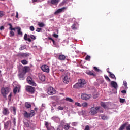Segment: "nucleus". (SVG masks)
I'll use <instances>...</instances> for the list:
<instances>
[{"instance_id": "obj_35", "label": "nucleus", "mask_w": 130, "mask_h": 130, "mask_svg": "<svg viewBox=\"0 0 130 130\" xmlns=\"http://www.w3.org/2000/svg\"><path fill=\"white\" fill-rule=\"evenodd\" d=\"M101 106H102V107H103L104 108H106V107H107V106H106V105L105 104V103H104V102H101Z\"/></svg>"}, {"instance_id": "obj_33", "label": "nucleus", "mask_w": 130, "mask_h": 130, "mask_svg": "<svg viewBox=\"0 0 130 130\" xmlns=\"http://www.w3.org/2000/svg\"><path fill=\"white\" fill-rule=\"evenodd\" d=\"M101 118L103 120H107V119H108V117H107V116L103 115L101 116Z\"/></svg>"}, {"instance_id": "obj_43", "label": "nucleus", "mask_w": 130, "mask_h": 130, "mask_svg": "<svg viewBox=\"0 0 130 130\" xmlns=\"http://www.w3.org/2000/svg\"><path fill=\"white\" fill-rule=\"evenodd\" d=\"M75 104L79 107H82V105L80 103L76 102Z\"/></svg>"}, {"instance_id": "obj_53", "label": "nucleus", "mask_w": 130, "mask_h": 130, "mask_svg": "<svg viewBox=\"0 0 130 130\" xmlns=\"http://www.w3.org/2000/svg\"><path fill=\"white\" fill-rule=\"evenodd\" d=\"M13 111L14 112L13 114L14 115H16V108L15 107H13Z\"/></svg>"}, {"instance_id": "obj_16", "label": "nucleus", "mask_w": 130, "mask_h": 130, "mask_svg": "<svg viewBox=\"0 0 130 130\" xmlns=\"http://www.w3.org/2000/svg\"><path fill=\"white\" fill-rule=\"evenodd\" d=\"M39 79L42 81V82H44L45 81V75L44 74H39Z\"/></svg>"}, {"instance_id": "obj_64", "label": "nucleus", "mask_w": 130, "mask_h": 130, "mask_svg": "<svg viewBox=\"0 0 130 130\" xmlns=\"http://www.w3.org/2000/svg\"><path fill=\"white\" fill-rule=\"evenodd\" d=\"M52 41L54 45H55V41H54V40H53Z\"/></svg>"}, {"instance_id": "obj_39", "label": "nucleus", "mask_w": 130, "mask_h": 130, "mask_svg": "<svg viewBox=\"0 0 130 130\" xmlns=\"http://www.w3.org/2000/svg\"><path fill=\"white\" fill-rule=\"evenodd\" d=\"M14 35H15V33H14V31H13V30H11L10 31V35L9 36L10 37H12V36H14Z\"/></svg>"}, {"instance_id": "obj_44", "label": "nucleus", "mask_w": 130, "mask_h": 130, "mask_svg": "<svg viewBox=\"0 0 130 130\" xmlns=\"http://www.w3.org/2000/svg\"><path fill=\"white\" fill-rule=\"evenodd\" d=\"M105 78L106 79V80H107V81H108L109 82L111 81V80H110L109 77H108V76H105Z\"/></svg>"}, {"instance_id": "obj_60", "label": "nucleus", "mask_w": 130, "mask_h": 130, "mask_svg": "<svg viewBox=\"0 0 130 130\" xmlns=\"http://www.w3.org/2000/svg\"><path fill=\"white\" fill-rule=\"evenodd\" d=\"M5 29V27L4 26H2L0 27V30L2 31V30H4Z\"/></svg>"}, {"instance_id": "obj_20", "label": "nucleus", "mask_w": 130, "mask_h": 130, "mask_svg": "<svg viewBox=\"0 0 130 130\" xmlns=\"http://www.w3.org/2000/svg\"><path fill=\"white\" fill-rule=\"evenodd\" d=\"M27 37H28V35H27V34H25L24 36V40H25V41H28V42H31V41H32L31 39L29 38H27Z\"/></svg>"}, {"instance_id": "obj_3", "label": "nucleus", "mask_w": 130, "mask_h": 130, "mask_svg": "<svg viewBox=\"0 0 130 130\" xmlns=\"http://www.w3.org/2000/svg\"><path fill=\"white\" fill-rule=\"evenodd\" d=\"M35 115V112L34 110H31L30 113H28L27 111H24L23 113L24 117L25 118H30L33 117Z\"/></svg>"}, {"instance_id": "obj_27", "label": "nucleus", "mask_w": 130, "mask_h": 130, "mask_svg": "<svg viewBox=\"0 0 130 130\" xmlns=\"http://www.w3.org/2000/svg\"><path fill=\"white\" fill-rule=\"evenodd\" d=\"M70 127H71V126L70 125V124H66L65 125H64V129L65 130L70 129Z\"/></svg>"}, {"instance_id": "obj_12", "label": "nucleus", "mask_w": 130, "mask_h": 130, "mask_svg": "<svg viewBox=\"0 0 130 130\" xmlns=\"http://www.w3.org/2000/svg\"><path fill=\"white\" fill-rule=\"evenodd\" d=\"M19 57H23L24 58L28 57L29 56V54L26 53H21L17 55Z\"/></svg>"}, {"instance_id": "obj_61", "label": "nucleus", "mask_w": 130, "mask_h": 130, "mask_svg": "<svg viewBox=\"0 0 130 130\" xmlns=\"http://www.w3.org/2000/svg\"><path fill=\"white\" fill-rule=\"evenodd\" d=\"M16 17L19 18V13H18V12H16Z\"/></svg>"}, {"instance_id": "obj_54", "label": "nucleus", "mask_w": 130, "mask_h": 130, "mask_svg": "<svg viewBox=\"0 0 130 130\" xmlns=\"http://www.w3.org/2000/svg\"><path fill=\"white\" fill-rule=\"evenodd\" d=\"M84 130H90V127L89 125H86L85 127Z\"/></svg>"}, {"instance_id": "obj_25", "label": "nucleus", "mask_w": 130, "mask_h": 130, "mask_svg": "<svg viewBox=\"0 0 130 130\" xmlns=\"http://www.w3.org/2000/svg\"><path fill=\"white\" fill-rule=\"evenodd\" d=\"M26 49V45H22L20 46V47L19 48V50L22 51Z\"/></svg>"}, {"instance_id": "obj_5", "label": "nucleus", "mask_w": 130, "mask_h": 130, "mask_svg": "<svg viewBox=\"0 0 130 130\" xmlns=\"http://www.w3.org/2000/svg\"><path fill=\"white\" fill-rule=\"evenodd\" d=\"M62 81L64 84H69L70 82V77L68 74H65L62 75Z\"/></svg>"}, {"instance_id": "obj_48", "label": "nucleus", "mask_w": 130, "mask_h": 130, "mask_svg": "<svg viewBox=\"0 0 130 130\" xmlns=\"http://www.w3.org/2000/svg\"><path fill=\"white\" fill-rule=\"evenodd\" d=\"M64 109V108H63V107H61V106H59L57 108V109H58L59 110H63Z\"/></svg>"}, {"instance_id": "obj_58", "label": "nucleus", "mask_w": 130, "mask_h": 130, "mask_svg": "<svg viewBox=\"0 0 130 130\" xmlns=\"http://www.w3.org/2000/svg\"><path fill=\"white\" fill-rule=\"evenodd\" d=\"M121 93H122L123 94H126V90H122Z\"/></svg>"}, {"instance_id": "obj_17", "label": "nucleus", "mask_w": 130, "mask_h": 130, "mask_svg": "<svg viewBox=\"0 0 130 130\" xmlns=\"http://www.w3.org/2000/svg\"><path fill=\"white\" fill-rule=\"evenodd\" d=\"M28 72H30V67L28 66H25L23 69L22 72L24 74L28 73Z\"/></svg>"}, {"instance_id": "obj_10", "label": "nucleus", "mask_w": 130, "mask_h": 130, "mask_svg": "<svg viewBox=\"0 0 130 130\" xmlns=\"http://www.w3.org/2000/svg\"><path fill=\"white\" fill-rule=\"evenodd\" d=\"M91 97H92V95L91 94H87L84 93L81 95V98L83 100H89V99H90Z\"/></svg>"}, {"instance_id": "obj_59", "label": "nucleus", "mask_w": 130, "mask_h": 130, "mask_svg": "<svg viewBox=\"0 0 130 130\" xmlns=\"http://www.w3.org/2000/svg\"><path fill=\"white\" fill-rule=\"evenodd\" d=\"M126 128L127 130H130V125L127 126L126 127Z\"/></svg>"}, {"instance_id": "obj_11", "label": "nucleus", "mask_w": 130, "mask_h": 130, "mask_svg": "<svg viewBox=\"0 0 130 130\" xmlns=\"http://www.w3.org/2000/svg\"><path fill=\"white\" fill-rule=\"evenodd\" d=\"M111 86L112 88H114L116 91L115 93H116V91H117V88L118 85H117V83L115 81H111Z\"/></svg>"}, {"instance_id": "obj_34", "label": "nucleus", "mask_w": 130, "mask_h": 130, "mask_svg": "<svg viewBox=\"0 0 130 130\" xmlns=\"http://www.w3.org/2000/svg\"><path fill=\"white\" fill-rule=\"evenodd\" d=\"M28 37H30L31 39H33V40H35V39H36V37L34 35H28Z\"/></svg>"}, {"instance_id": "obj_56", "label": "nucleus", "mask_w": 130, "mask_h": 130, "mask_svg": "<svg viewBox=\"0 0 130 130\" xmlns=\"http://www.w3.org/2000/svg\"><path fill=\"white\" fill-rule=\"evenodd\" d=\"M53 36L54 37H55V38H58V35L56 34H54Z\"/></svg>"}, {"instance_id": "obj_41", "label": "nucleus", "mask_w": 130, "mask_h": 130, "mask_svg": "<svg viewBox=\"0 0 130 130\" xmlns=\"http://www.w3.org/2000/svg\"><path fill=\"white\" fill-rule=\"evenodd\" d=\"M58 71L61 73H64L66 71L62 68H58Z\"/></svg>"}, {"instance_id": "obj_40", "label": "nucleus", "mask_w": 130, "mask_h": 130, "mask_svg": "<svg viewBox=\"0 0 130 130\" xmlns=\"http://www.w3.org/2000/svg\"><path fill=\"white\" fill-rule=\"evenodd\" d=\"M110 78L112 79H114L115 78V75L114 74H112V73L111 72V73L109 74Z\"/></svg>"}, {"instance_id": "obj_19", "label": "nucleus", "mask_w": 130, "mask_h": 130, "mask_svg": "<svg viewBox=\"0 0 130 130\" xmlns=\"http://www.w3.org/2000/svg\"><path fill=\"white\" fill-rule=\"evenodd\" d=\"M10 124H11V121H7L4 123V128H6V129H7L8 127H9V125H10Z\"/></svg>"}, {"instance_id": "obj_13", "label": "nucleus", "mask_w": 130, "mask_h": 130, "mask_svg": "<svg viewBox=\"0 0 130 130\" xmlns=\"http://www.w3.org/2000/svg\"><path fill=\"white\" fill-rule=\"evenodd\" d=\"M25 75H26V74L23 72H20L18 74L19 79H20V80H25Z\"/></svg>"}, {"instance_id": "obj_31", "label": "nucleus", "mask_w": 130, "mask_h": 130, "mask_svg": "<svg viewBox=\"0 0 130 130\" xmlns=\"http://www.w3.org/2000/svg\"><path fill=\"white\" fill-rule=\"evenodd\" d=\"M21 63H22V64H23L24 66H26V64H28V61L26 60H22L21 61Z\"/></svg>"}, {"instance_id": "obj_63", "label": "nucleus", "mask_w": 130, "mask_h": 130, "mask_svg": "<svg viewBox=\"0 0 130 130\" xmlns=\"http://www.w3.org/2000/svg\"><path fill=\"white\" fill-rule=\"evenodd\" d=\"M98 112H100V113H103V110L99 109Z\"/></svg>"}, {"instance_id": "obj_30", "label": "nucleus", "mask_w": 130, "mask_h": 130, "mask_svg": "<svg viewBox=\"0 0 130 130\" xmlns=\"http://www.w3.org/2000/svg\"><path fill=\"white\" fill-rule=\"evenodd\" d=\"M71 28H72V30H77V24H73L72 25Z\"/></svg>"}, {"instance_id": "obj_2", "label": "nucleus", "mask_w": 130, "mask_h": 130, "mask_svg": "<svg viewBox=\"0 0 130 130\" xmlns=\"http://www.w3.org/2000/svg\"><path fill=\"white\" fill-rule=\"evenodd\" d=\"M11 91L10 87H5L1 88V94L4 98H7V95Z\"/></svg>"}, {"instance_id": "obj_57", "label": "nucleus", "mask_w": 130, "mask_h": 130, "mask_svg": "<svg viewBox=\"0 0 130 130\" xmlns=\"http://www.w3.org/2000/svg\"><path fill=\"white\" fill-rule=\"evenodd\" d=\"M36 32H40L41 31V28L38 27L36 30Z\"/></svg>"}, {"instance_id": "obj_1", "label": "nucleus", "mask_w": 130, "mask_h": 130, "mask_svg": "<svg viewBox=\"0 0 130 130\" xmlns=\"http://www.w3.org/2000/svg\"><path fill=\"white\" fill-rule=\"evenodd\" d=\"M86 80L85 79H79L78 82L76 83L74 86V89H80V88L84 87V86L86 85Z\"/></svg>"}, {"instance_id": "obj_50", "label": "nucleus", "mask_w": 130, "mask_h": 130, "mask_svg": "<svg viewBox=\"0 0 130 130\" xmlns=\"http://www.w3.org/2000/svg\"><path fill=\"white\" fill-rule=\"evenodd\" d=\"M12 93L11 92L10 93L9 95L8 96V99H9V101H11V98L12 97Z\"/></svg>"}, {"instance_id": "obj_7", "label": "nucleus", "mask_w": 130, "mask_h": 130, "mask_svg": "<svg viewBox=\"0 0 130 130\" xmlns=\"http://www.w3.org/2000/svg\"><path fill=\"white\" fill-rule=\"evenodd\" d=\"M26 92L34 94V92H35V87H33L31 86H26Z\"/></svg>"}, {"instance_id": "obj_46", "label": "nucleus", "mask_w": 130, "mask_h": 130, "mask_svg": "<svg viewBox=\"0 0 130 130\" xmlns=\"http://www.w3.org/2000/svg\"><path fill=\"white\" fill-rule=\"evenodd\" d=\"M91 58V56L87 55L85 58V60H89Z\"/></svg>"}, {"instance_id": "obj_15", "label": "nucleus", "mask_w": 130, "mask_h": 130, "mask_svg": "<svg viewBox=\"0 0 130 130\" xmlns=\"http://www.w3.org/2000/svg\"><path fill=\"white\" fill-rule=\"evenodd\" d=\"M3 114L4 115H7V114H9L10 113V112L9 111V109L7 108H4L2 111Z\"/></svg>"}, {"instance_id": "obj_22", "label": "nucleus", "mask_w": 130, "mask_h": 130, "mask_svg": "<svg viewBox=\"0 0 130 130\" xmlns=\"http://www.w3.org/2000/svg\"><path fill=\"white\" fill-rule=\"evenodd\" d=\"M59 60H65L66 59V56L64 55H60L58 57Z\"/></svg>"}, {"instance_id": "obj_23", "label": "nucleus", "mask_w": 130, "mask_h": 130, "mask_svg": "<svg viewBox=\"0 0 130 130\" xmlns=\"http://www.w3.org/2000/svg\"><path fill=\"white\" fill-rule=\"evenodd\" d=\"M17 33L18 35H20L21 36H23V32L21 31V27H17Z\"/></svg>"}, {"instance_id": "obj_21", "label": "nucleus", "mask_w": 130, "mask_h": 130, "mask_svg": "<svg viewBox=\"0 0 130 130\" xmlns=\"http://www.w3.org/2000/svg\"><path fill=\"white\" fill-rule=\"evenodd\" d=\"M8 26H10L9 30H10L11 31H16V29L18 30V28H17L18 27L13 28V26L12 25V24H11V23H9Z\"/></svg>"}, {"instance_id": "obj_51", "label": "nucleus", "mask_w": 130, "mask_h": 130, "mask_svg": "<svg viewBox=\"0 0 130 130\" xmlns=\"http://www.w3.org/2000/svg\"><path fill=\"white\" fill-rule=\"evenodd\" d=\"M5 15V13L3 11H0V17H3Z\"/></svg>"}, {"instance_id": "obj_14", "label": "nucleus", "mask_w": 130, "mask_h": 130, "mask_svg": "<svg viewBox=\"0 0 130 130\" xmlns=\"http://www.w3.org/2000/svg\"><path fill=\"white\" fill-rule=\"evenodd\" d=\"M86 74L89 75V76H92V77H96V74L94 73L93 71L87 70L86 72Z\"/></svg>"}, {"instance_id": "obj_9", "label": "nucleus", "mask_w": 130, "mask_h": 130, "mask_svg": "<svg viewBox=\"0 0 130 130\" xmlns=\"http://www.w3.org/2000/svg\"><path fill=\"white\" fill-rule=\"evenodd\" d=\"M41 69L43 72H45V73H49V67H48L47 65L42 66Z\"/></svg>"}, {"instance_id": "obj_37", "label": "nucleus", "mask_w": 130, "mask_h": 130, "mask_svg": "<svg viewBox=\"0 0 130 130\" xmlns=\"http://www.w3.org/2000/svg\"><path fill=\"white\" fill-rule=\"evenodd\" d=\"M81 106H83V107H87V106H88V103L84 102L82 104Z\"/></svg>"}, {"instance_id": "obj_4", "label": "nucleus", "mask_w": 130, "mask_h": 130, "mask_svg": "<svg viewBox=\"0 0 130 130\" xmlns=\"http://www.w3.org/2000/svg\"><path fill=\"white\" fill-rule=\"evenodd\" d=\"M99 109H100V107H92L90 109V112L92 115H95V114H97L98 113V111H99Z\"/></svg>"}, {"instance_id": "obj_8", "label": "nucleus", "mask_w": 130, "mask_h": 130, "mask_svg": "<svg viewBox=\"0 0 130 130\" xmlns=\"http://www.w3.org/2000/svg\"><path fill=\"white\" fill-rule=\"evenodd\" d=\"M27 81L28 84H29V85H31V86H34L35 87H36V83L34 82V81L32 79V77L28 76L27 78Z\"/></svg>"}, {"instance_id": "obj_49", "label": "nucleus", "mask_w": 130, "mask_h": 130, "mask_svg": "<svg viewBox=\"0 0 130 130\" xmlns=\"http://www.w3.org/2000/svg\"><path fill=\"white\" fill-rule=\"evenodd\" d=\"M123 85H124L125 88L127 87V82H126V81H123Z\"/></svg>"}, {"instance_id": "obj_47", "label": "nucleus", "mask_w": 130, "mask_h": 130, "mask_svg": "<svg viewBox=\"0 0 130 130\" xmlns=\"http://www.w3.org/2000/svg\"><path fill=\"white\" fill-rule=\"evenodd\" d=\"M93 69H94V71H95V72H100V70H99V69H98L96 67H94Z\"/></svg>"}, {"instance_id": "obj_36", "label": "nucleus", "mask_w": 130, "mask_h": 130, "mask_svg": "<svg viewBox=\"0 0 130 130\" xmlns=\"http://www.w3.org/2000/svg\"><path fill=\"white\" fill-rule=\"evenodd\" d=\"M18 91V87H16L14 89H13V93L15 95L17 93V92Z\"/></svg>"}, {"instance_id": "obj_42", "label": "nucleus", "mask_w": 130, "mask_h": 130, "mask_svg": "<svg viewBox=\"0 0 130 130\" xmlns=\"http://www.w3.org/2000/svg\"><path fill=\"white\" fill-rule=\"evenodd\" d=\"M120 103H124L125 102V99L120 98Z\"/></svg>"}, {"instance_id": "obj_45", "label": "nucleus", "mask_w": 130, "mask_h": 130, "mask_svg": "<svg viewBox=\"0 0 130 130\" xmlns=\"http://www.w3.org/2000/svg\"><path fill=\"white\" fill-rule=\"evenodd\" d=\"M29 30H30V31H34V30H35V28H34V26H30L29 27Z\"/></svg>"}, {"instance_id": "obj_26", "label": "nucleus", "mask_w": 130, "mask_h": 130, "mask_svg": "<svg viewBox=\"0 0 130 130\" xmlns=\"http://www.w3.org/2000/svg\"><path fill=\"white\" fill-rule=\"evenodd\" d=\"M25 106L26 109L31 108V104H29L28 102L25 103Z\"/></svg>"}, {"instance_id": "obj_29", "label": "nucleus", "mask_w": 130, "mask_h": 130, "mask_svg": "<svg viewBox=\"0 0 130 130\" xmlns=\"http://www.w3.org/2000/svg\"><path fill=\"white\" fill-rule=\"evenodd\" d=\"M66 101H68L69 102H74V100L71 98L67 97L65 99Z\"/></svg>"}, {"instance_id": "obj_62", "label": "nucleus", "mask_w": 130, "mask_h": 130, "mask_svg": "<svg viewBox=\"0 0 130 130\" xmlns=\"http://www.w3.org/2000/svg\"><path fill=\"white\" fill-rule=\"evenodd\" d=\"M107 73H108V74L111 73V72H110V71H109V68L107 69Z\"/></svg>"}, {"instance_id": "obj_55", "label": "nucleus", "mask_w": 130, "mask_h": 130, "mask_svg": "<svg viewBox=\"0 0 130 130\" xmlns=\"http://www.w3.org/2000/svg\"><path fill=\"white\" fill-rule=\"evenodd\" d=\"M77 122H73L72 123V126H77Z\"/></svg>"}, {"instance_id": "obj_52", "label": "nucleus", "mask_w": 130, "mask_h": 130, "mask_svg": "<svg viewBox=\"0 0 130 130\" xmlns=\"http://www.w3.org/2000/svg\"><path fill=\"white\" fill-rule=\"evenodd\" d=\"M12 120L14 126H16V118H13Z\"/></svg>"}, {"instance_id": "obj_28", "label": "nucleus", "mask_w": 130, "mask_h": 130, "mask_svg": "<svg viewBox=\"0 0 130 130\" xmlns=\"http://www.w3.org/2000/svg\"><path fill=\"white\" fill-rule=\"evenodd\" d=\"M126 126V123L123 124L121 125L120 127L119 128V130H123L124 128Z\"/></svg>"}, {"instance_id": "obj_32", "label": "nucleus", "mask_w": 130, "mask_h": 130, "mask_svg": "<svg viewBox=\"0 0 130 130\" xmlns=\"http://www.w3.org/2000/svg\"><path fill=\"white\" fill-rule=\"evenodd\" d=\"M45 125L46 128L47 129V130H50L49 129V124L48 122H45Z\"/></svg>"}, {"instance_id": "obj_6", "label": "nucleus", "mask_w": 130, "mask_h": 130, "mask_svg": "<svg viewBox=\"0 0 130 130\" xmlns=\"http://www.w3.org/2000/svg\"><path fill=\"white\" fill-rule=\"evenodd\" d=\"M56 93V91L53 87H50L48 88L47 93L48 95H50L51 96H52V95H54Z\"/></svg>"}, {"instance_id": "obj_24", "label": "nucleus", "mask_w": 130, "mask_h": 130, "mask_svg": "<svg viewBox=\"0 0 130 130\" xmlns=\"http://www.w3.org/2000/svg\"><path fill=\"white\" fill-rule=\"evenodd\" d=\"M59 3V0H51V4L52 5H57Z\"/></svg>"}, {"instance_id": "obj_38", "label": "nucleus", "mask_w": 130, "mask_h": 130, "mask_svg": "<svg viewBox=\"0 0 130 130\" xmlns=\"http://www.w3.org/2000/svg\"><path fill=\"white\" fill-rule=\"evenodd\" d=\"M38 26H39L41 28H42L43 27H44V26H45L44 23H43L42 22L38 23Z\"/></svg>"}, {"instance_id": "obj_18", "label": "nucleus", "mask_w": 130, "mask_h": 130, "mask_svg": "<svg viewBox=\"0 0 130 130\" xmlns=\"http://www.w3.org/2000/svg\"><path fill=\"white\" fill-rule=\"evenodd\" d=\"M64 9H66V7H63L62 8L58 9L55 12L54 15H56L57 14H59V13L62 12L63 11V10H64Z\"/></svg>"}]
</instances>
